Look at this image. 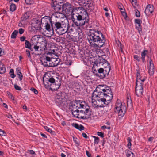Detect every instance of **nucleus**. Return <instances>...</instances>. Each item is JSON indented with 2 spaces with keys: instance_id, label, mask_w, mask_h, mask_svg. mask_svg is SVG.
<instances>
[{
  "instance_id": "ea45409f",
  "label": "nucleus",
  "mask_w": 157,
  "mask_h": 157,
  "mask_svg": "<svg viewBox=\"0 0 157 157\" xmlns=\"http://www.w3.org/2000/svg\"><path fill=\"white\" fill-rule=\"evenodd\" d=\"M7 94L9 98H10L13 100H14V97L11 93L7 91Z\"/></svg>"
},
{
  "instance_id": "7c9ffc66",
  "label": "nucleus",
  "mask_w": 157,
  "mask_h": 157,
  "mask_svg": "<svg viewBox=\"0 0 157 157\" xmlns=\"http://www.w3.org/2000/svg\"><path fill=\"white\" fill-rule=\"evenodd\" d=\"M125 152L126 153V156L127 157H134V154L129 150H126Z\"/></svg>"
},
{
  "instance_id": "a878e982",
  "label": "nucleus",
  "mask_w": 157,
  "mask_h": 157,
  "mask_svg": "<svg viewBox=\"0 0 157 157\" xmlns=\"http://www.w3.org/2000/svg\"><path fill=\"white\" fill-rule=\"evenodd\" d=\"M97 91H94L93 92L92 95V99L93 100V99L96 98H100L101 97L100 96L99 92H97ZM103 96H102L101 97H103Z\"/></svg>"
},
{
  "instance_id": "473e14b6",
  "label": "nucleus",
  "mask_w": 157,
  "mask_h": 157,
  "mask_svg": "<svg viewBox=\"0 0 157 157\" xmlns=\"http://www.w3.org/2000/svg\"><path fill=\"white\" fill-rule=\"evenodd\" d=\"M16 9V6L15 4L12 3L10 6V11L13 12L15 11Z\"/></svg>"
},
{
  "instance_id": "6e6d98bb",
  "label": "nucleus",
  "mask_w": 157,
  "mask_h": 157,
  "mask_svg": "<svg viewBox=\"0 0 157 157\" xmlns=\"http://www.w3.org/2000/svg\"><path fill=\"white\" fill-rule=\"evenodd\" d=\"M110 127H107L105 125L101 127V128L102 129H110Z\"/></svg>"
},
{
  "instance_id": "9d476101",
  "label": "nucleus",
  "mask_w": 157,
  "mask_h": 157,
  "mask_svg": "<svg viewBox=\"0 0 157 157\" xmlns=\"http://www.w3.org/2000/svg\"><path fill=\"white\" fill-rule=\"evenodd\" d=\"M111 97L109 95L104 96L103 97H101L99 98H97V100L99 102H101V105H98V107H104L105 105H108L110 101L112 99L113 95H111Z\"/></svg>"
},
{
  "instance_id": "f03ea898",
  "label": "nucleus",
  "mask_w": 157,
  "mask_h": 157,
  "mask_svg": "<svg viewBox=\"0 0 157 157\" xmlns=\"http://www.w3.org/2000/svg\"><path fill=\"white\" fill-rule=\"evenodd\" d=\"M91 46L95 48L102 47L105 42V39L102 33L95 29H91L87 37Z\"/></svg>"
},
{
  "instance_id": "e433bc0d",
  "label": "nucleus",
  "mask_w": 157,
  "mask_h": 157,
  "mask_svg": "<svg viewBox=\"0 0 157 157\" xmlns=\"http://www.w3.org/2000/svg\"><path fill=\"white\" fill-rule=\"evenodd\" d=\"M17 73L18 75L19 76V78L20 80V81H21L22 80L23 76L22 75V73L18 69H17Z\"/></svg>"
},
{
  "instance_id": "774afa93",
  "label": "nucleus",
  "mask_w": 157,
  "mask_h": 157,
  "mask_svg": "<svg viewBox=\"0 0 157 157\" xmlns=\"http://www.w3.org/2000/svg\"><path fill=\"white\" fill-rule=\"evenodd\" d=\"M40 135H41V136L43 137L44 138H47V137L44 134L42 133H40Z\"/></svg>"
},
{
  "instance_id": "0eeeda50",
  "label": "nucleus",
  "mask_w": 157,
  "mask_h": 157,
  "mask_svg": "<svg viewBox=\"0 0 157 157\" xmlns=\"http://www.w3.org/2000/svg\"><path fill=\"white\" fill-rule=\"evenodd\" d=\"M126 107L125 106L122 105V103L119 100H117L115 105L114 112L118 113V115L123 117L126 113Z\"/></svg>"
},
{
  "instance_id": "a211bd4d",
  "label": "nucleus",
  "mask_w": 157,
  "mask_h": 157,
  "mask_svg": "<svg viewBox=\"0 0 157 157\" xmlns=\"http://www.w3.org/2000/svg\"><path fill=\"white\" fill-rule=\"evenodd\" d=\"M50 60L49 57L46 56L41 58L40 61L44 67H51Z\"/></svg>"
},
{
  "instance_id": "f3484780",
  "label": "nucleus",
  "mask_w": 157,
  "mask_h": 157,
  "mask_svg": "<svg viewBox=\"0 0 157 157\" xmlns=\"http://www.w3.org/2000/svg\"><path fill=\"white\" fill-rule=\"evenodd\" d=\"M136 83L137 82L140 83H143L145 80V78L144 76L142 74H140V71L139 70H136Z\"/></svg>"
},
{
  "instance_id": "aec40b11",
  "label": "nucleus",
  "mask_w": 157,
  "mask_h": 157,
  "mask_svg": "<svg viewBox=\"0 0 157 157\" xmlns=\"http://www.w3.org/2000/svg\"><path fill=\"white\" fill-rule=\"evenodd\" d=\"M154 10V8L153 5H148L145 10V13L146 15H149L151 14Z\"/></svg>"
},
{
  "instance_id": "20e7f679",
  "label": "nucleus",
  "mask_w": 157,
  "mask_h": 157,
  "mask_svg": "<svg viewBox=\"0 0 157 157\" xmlns=\"http://www.w3.org/2000/svg\"><path fill=\"white\" fill-rule=\"evenodd\" d=\"M55 15H52L51 17L48 16H45L42 17L41 19V24L45 25V28L47 30L48 32H50L48 35L47 36V37H50L53 34V31L51 30L50 25L53 21L55 19Z\"/></svg>"
},
{
  "instance_id": "4c0bfd02",
  "label": "nucleus",
  "mask_w": 157,
  "mask_h": 157,
  "mask_svg": "<svg viewBox=\"0 0 157 157\" xmlns=\"http://www.w3.org/2000/svg\"><path fill=\"white\" fill-rule=\"evenodd\" d=\"M93 137L94 139V144H98L99 142V137L95 136H93Z\"/></svg>"
},
{
  "instance_id": "c756f323",
  "label": "nucleus",
  "mask_w": 157,
  "mask_h": 157,
  "mask_svg": "<svg viewBox=\"0 0 157 157\" xmlns=\"http://www.w3.org/2000/svg\"><path fill=\"white\" fill-rule=\"evenodd\" d=\"M6 68L3 64L2 62H0V73L2 74L5 72Z\"/></svg>"
},
{
  "instance_id": "8fccbe9b",
  "label": "nucleus",
  "mask_w": 157,
  "mask_h": 157,
  "mask_svg": "<svg viewBox=\"0 0 157 157\" xmlns=\"http://www.w3.org/2000/svg\"><path fill=\"white\" fill-rule=\"evenodd\" d=\"M73 140L75 144L77 145V146H79L80 145V143L77 140L76 138H74Z\"/></svg>"
},
{
  "instance_id": "3c124183",
  "label": "nucleus",
  "mask_w": 157,
  "mask_h": 157,
  "mask_svg": "<svg viewBox=\"0 0 157 157\" xmlns=\"http://www.w3.org/2000/svg\"><path fill=\"white\" fill-rule=\"evenodd\" d=\"M25 30L22 28H21L19 29V33L20 34H22L24 32Z\"/></svg>"
},
{
  "instance_id": "09e8293b",
  "label": "nucleus",
  "mask_w": 157,
  "mask_h": 157,
  "mask_svg": "<svg viewBox=\"0 0 157 157\" xmlns=\"http://www.w3.org/2000/svg\"><path fill=\"white\" fill-rule=\"evenodd\" d=\"M97 134L99 136L102 138H103L104 137V133L101 132H97Z\"/></svg>"
},
{
  "instance_id": "cd10ccee",
  "label": "nucleus",
  "mask_w": 157,
  "mask_h": 157,
  "mask_svg": "<svg viewBox=\"0 0 157 157\" xmlns=\"http://www.w3.org/2000/svg\"><path fill=\"white\" fill-rule=\"evenodd\" d=\"M30 16L29 12H27L21 17L22 20L25 21Z\"/></svg>"
},
{
  "instance_id": "603ef678",
  "label": "nucleus",
  "mask_w": 157,
  "mask_h": 157,
  "mask_svg": "<svg viewBox=\"0 0 157 157\" xmlns=\"http://www.w3.org/2000/svg\"><path fill=\"white\" fill-rule=\"evenodd\" d=\"M26 52L28 57L29 58H31V55L29 50H26Z\"/></svg>"
},
{
  "instance_id": "6e6552de",
  "label": "nucleus",
  "mask_w": 157,
  "mask_h": 157,
  "mask_svg": "<svg viewBox=\"0 0 157 157\" xmlns=\"http://www.w3.org/2000/svg\"><path fill=\"white\" fill-rule=\"evenodd\" d=\"M53 9H54L55 12L52 14V15H55V18H61L60 15L62 14V13L63 11V9H62V6L57 4L56 2H55L52 4Z\"/></svg>"
},
{
  "instance_id": "412c9836",
  "label": "nucleus",
  "mask_w": 157,
  "mask_h": 157,
  "mask_svg": "<svg viewBox=\"0 0 157 157\" xmlns=\"http://www.w3.org/2000/svg\"><path fill=\"white\" fill-rule=\"evenodd\" d=\"M60 59L57 58H51L50 60L51 67H55L57 66L60 63Z\"/></svg>"
},
{
  "instance_id": "7ed1b4c3",
  "label": "nucleus",
  "mask_w": 157,
  "mask_h": 157,
  "mask_svg": "<svg viewBox=\"0 0 157 157\" xmlns=\"http://www.w3.org/2000/svg\"><path fill=\"white\" fill-rule=\"evenodd\" d=\"M44 84L46 86H50L52 90H57L61 84V79L59 77L53 76L50 78L46 81L43 80Z\"/></svg>"
},
{
  "instance_id": "4be33fe9",
  "label": "nucleus",
  "mask_w": 157,
  "mask_h": 157,
  "mask_svg": "<svg viewBox=\"0 0 157 157\" xmlns=\"http://www.w3.org/2000/svg\"><path fill=\"white\" fill-rule=\"evenodd\" d=\"M72 115L75 117L78 118H86V117H82L81 116L80 114H79L80 110L78 109L74 110H71Z\"/></svg>"
},
{
  "instance_id": "dca6fc26",
  "label": "nucleus",
  "mask_w": 157,
  "mask_h": 157,
  "mask_svg": "<svg viewBox=\"0 0 157 157\" xmlns=\"http://www.w3.org/2000/svg\"><path fill=\"white\" fill-rule=\"evenodd\" d=\"M70 28L68 24L66 26L63 27L62 25H61V27L58 29L57 30H56V33L59 35H62L69 30Z\"/></svg>"
},
{
  "instance_id": "0e129e2a",
  "label": "nucleus",
  "mask_w": 157,
  "mask_h": 157,
  "mask_svg": "<svg viewBox=\"0 0 157 157\" xmlns=\"http://www.w3.org/2000/svg\"><path fill=\"white\" fill-rule=\"evenodd\" d=\"M122 15L124 17V18H125V17H127L126 13L125 12H124V11H123V12H122Z\"/></svg>"
},
{
  "instance_id": "9b49d317",
  "label": "nucleus",
  "mask_w": 157,
  "mask_h": 157,
  "mask_svg": "<svg viewBox=\"0 0 157 157\" xmlns=\"http://www.w3.org/2000/svg\"><path fill=\"white\" fill-rule=\"evenodd\" d=\"M80 109H82L80 111L79 114L82 117H86V118H82L83 119H86L89 118L91 115V111L89 107L88 106L85 105V107H82Z\"/></svg>"
},
{
  "instance_id": "de8ad7c7",
  "label": "nucleus",
  "mask_w": 157,
  "mask_h": 157,
  "mask_svg": "<svg viewBox=\"0 0 157 157\" xmlns=\"http://www.w3.org/2000/svg\"><path fill=\"white\" fill-rule=\"evenodd\" d=\"M33 48L35 52L38 51L39 48V46L36 45H34L33 47Z\"/></svg>"
},
{
  "instance_id": "1a4fd4ad",
  "label": "nucleus",
  "mask_w": 157,
  "mask_h": 157,
  "mask_svg": "<svg viewBox=\"0 0 157 157\" xmlns=\"http://www.w3.org/2000/svg\"><path fill=\"white\" fill-rule=\"evenodd\" d=\"M102 63H107V67H106L104 69V74H102L100 75V78H102L104 77L107 76L111 69V67L109 63L108 62V61L103 58L100 59V60H98L97 63V66L98 64H100Z\"/></svg>"
},
{
  "instance_id": "2eb2a0df",
  "label": "nucleus",
  "mask_w": 157,
  "mask_h": 157,
  "mask_svg": "<svg viewBox=\"0 0 157 157\" xmlns=\"http://www.w3.org/2000/svg\"><path fill=\"white\" fill-rule=\"evenodd\" d=\"M148 62L149 63L148 67V73L150 75L152 76L153 75L155 71V68L153 62L152 61L151 57L148 60Z\"/></svg>"
},
{
  "instance_id": "c03bdc74",
  "label": "nucleus",
  "mask_w": 157,
  "mask_h": 157,
  "mask_svg": "<svg viewBox=\"0 0 157 157\" xmlns=\"http://www.w3.org/2000/svg\"><path fill=\"white\" fill-rule=\"evenodd\" d=\"M30 90L32 91L34 93H35V94H37L38 93V91L36 89H35L33 87L31 88H30Z\"/></svg>"
},
{
  "instance_id": "4468645a",
  "label": "nucleus",
  "mask_w": 157,
  "mask_h": 157,
  "mask_svg": "<svg viewBox=\"0 0 157 157\" xmlns=\"http://www.w3.org/2000/svg\"><path fill=\"white\" fill-rule=\"evenodd\" d=\"M143 83H136V93L138 97L140 96L142 94L143 92Z\"/></svg>"
},
{
  "instance_id": "680f3d73",
  "label": "nucleus",
  "mask_w": 157,
  "mask_h": 157,
  "mask_svg": "<svg viewBox=\"0 0 157 157\" xmlns=\"http://www.w3.org/2000/svg\"><path fill=\"white\" fill-rule=\"evenodd\" d=\"M86 153L88 157H91V154L88 151H86Z\"/></svg>"
},
{
  "instance_id": "ddd939ff",
  "label": "nucleus",
  "mask_w": 157,
  "mask_h": 157,
  "mask_svg": "<svg viewBox=\"0 0 157 157\" xmlns=\"http://www.w3.org/2000/svg\"><path fill=\"white\" fill-rule=\"evenodd\" d=\"M80 3L84 4V6L88 10H92L94 9V3L92 0H81Z\"/></svg>"
},
{
  "instance_id": "2f4dec72",
  "label": "nucleus",
  "mask_w": 157,
  "mask_h": 157,
  "mask_svg": "<svg viewBox=\"0 0 157 157\" xmlns=\"http://www.w3.org/2000/svg\"><path fill=\"white\" fill-rule=\"evenodd\" d=\"M104 69L101 68L98 70V73H97L96 75L97 76L99 77L100 78V75L104 74Z\"/></svg>"
},
{
  "instance_id": "f257e3e1",
  "label": "nucleus",
  "mask_w": 157,
  "mask_h": 157,
  "mask_svg": "<svg viewBox=\"0 0 157 157\" xmlns=\"http://www.w3.org/2000/svg\"><path fill=\"white\" fill-rule=\"evenodd\" d=\"M63 11L67 13L71 12L72 20L77 26L84 25L89 21V17L87 13L81 8H75L73 9L71 4L66 2L62 5Z\"/></svg>"
},
{
  "instance_id": "393cba45",
  "label": "nucleus",
  "mask_w": 157,
  "mask_h": 157,
  "mask_svg": "<svg viewBox=\"0 0 157 157\" xmlns=\"http://www.w3.org/2000/svg\"><path fill=\"white\" fill-rule=\"evenodd\" d=\"M25 48L29 49L31 51H32L33 50L32 48V47L33 45L31 44L29 41L25 40Z\"/></svg>"
},
{
  "instance_id": "49530a36",
  "label": "nucleus",
  "mask_w": 157,
  "mask_h": 157,
  "mask_svg": "<svg viewBox=\"0 0 157 157\" xmlns=\"http://www.w3.org/2000/svg\"><path fill=\"white\" fill-rule=\"evenodd\" d=\"M14 87L15 89L18 90L20 91L22 89L19 86H18L17 85V84H14Z\"/></svg>"
},
{
  "instance_id": "a19ab883",
  "label": "nucleus",
  "mask_w": 157,
  "mask_h": 157,
  "mask_svg": "<svg viewBox=\"0 0 157 157\" xmlns=\"http://www.w3.org/2000/svg\"><path fill=\"white\" fill-rule=\"evenodd\" d=\"M136 29L138 30L139 32L142 31V26L140 25H136Z\"/></svg>"
},
{
  "instance_id": "58836bf2",
  "label": "nucleus",
  "mask_w": 157,
  "mask_h": 157,
  "mask_svg": "<svg viewBox=\"0 0 157 157\" xmlns=\"http://www.w3.org/2000/svg\"><path fill=\"white\" fill-rule=\"evenodd\" d=\"M10 74L11 78H14L16 76L15 75L14 73V70L13 69H11L10 70Z\"/></svg>"
},
{
  "instance_id": "5fc2aeb1",
  "label": "nucleus",
  "mask_w": 157,
  "mask_h": 157,
  "mask_svg": "<svg viewBox=\"0 0 157 157\" xmlns=\"http://www.w3.org/2000/svg\"><path fill=\"white\" fill-rule=\"evenodd\" d=\"M134 59L137 60L138 61H139L140 60L139 59V57L138 56L135 55L134 56Z\"/></svg>"
},
{
  "instance_id": "79ce46f5",
  "label": "nucleus",
  "mask_w": 157,
  "mask_h": 157,
  "mask_svg": "<svg viewBox=\"0 0 157 157\" xmlns=\"http://www.w3.org/2000/svg\"><path fill=\"white\" fill-rule=\"evenodd\" d=\"M130 2L131 3L132 5L133 6L134 8H136L135 5L137 3L136 0H130Z\"/></svg>"
},
{
  "instance_id": "e2e57ef3",
  "label": "nucleus",
  "mask_w": 157,
  "mask_h": 157,
  "mask_svg": "<svg viewBox=\"0 0 157 157\" xmlns=\"http://www.w3.org/2000/svg\"><path fill=\"white\" fill-rule=\"evenodd\" d=\"M82 136L85 138H88V136L87 135L84 133H83L82 134Z\"/></svg>"
},
{
  "instance_id": "052dcab7",
  "label": "nucleus",
  "mask_w": 157,
  "mask_h": 157,
  "mask_svg": "<svg viewBox=\"0 0 157 157\" xmlns=\"http://www.w3.org/2000/svg\"><path fill=\"white\" fill-rule=\"evenodd\" d=\"M131 144H131V142L128 143V144L127 145V146L129 149H131Z\"/></svg>"
},
{
  "instance_id": "c9c22d12",
  "label": "nucleus",
  "mask_w": 157,
  "mask_h": 157,
  "mask_svg": "<svg viewBox=\"0 0 157 157\" xmlns=\"http://www.w3.org/2000/svg\"><path fill=\"white\" fill-rule=\"evenodd\" d=\"M18 33V31L17 30H14L12 33L11 36V38L12 39L15 38Z\"/></svg>"
},
{
  "instance_id": "4d7b16f0",
  "label": "nucleus",
  "mask_w": 157,
  "mask_h": 157,
  "mask_svg": "<svg viewBox=\"0 0 157 157\" xmlns=\"http://www.w3.org/2000/svg\"><path fill=\"white\" fill-rule=\"evenodd\" d=\"M25 37L24 36H22L20 38V40L21 41H25Z\"/></svg>"
},
{
  "instance_id": "f8f14e48",
  "label": "nucleus",
  "mask_w": 157,
  "mask_h": 157,
  "mask_svg": "<svg viewBox=\"0 0 157 157\" xmlns=\"http://www.w3.org/2000/svg\"><path fill=\"white\" fill-rule=\"evenodd\" d=\"M80 101L75 100L71 102L69 105L70 109L72 110L75 109H80L82 107H85V105L81 104Z\"/></svg>"
},
{
  "instance_id": "f704fd0d",
  "label": "nucleus",
  "mask_w": 157,
  "mask_h": 157,
  "mask_svg": "<svg viewBox=\"0 0 157 157\" xmlns=\"http://www.w3.org/2000/svg\"><path fill=\"white\" fill-rule=\"evenodd\" d=\"M44 128L48 132L54 135L55 133L54 131H52L51 129L49 128L48 127L45 126L44 127Z\"/></svg>"
},
{
  "instance_id": "13d9d810",
  "label": "nucleus",
  "mask_w": 157,
  "mask_h": 157,
  "mask_svg": "<svg viewBox=\"0 0 157 157\" xmlns=\"http://www.w3.org/2000/svg\"><path fill=\"white\" fill-rule=\"evenodd\" d=\"M5 132L4 131L2 130V129H0V135H4V134H5Z\"/></svg>"
},
{
  "instance_id": "5701e85b",
  "label": "nucleus",
  "mask_w": 157,
  "mask_h": 157,
  "mask_svg": "<svg viewBox=\"0 0 157 157\" xmlns=\"http://www.w3.org/2000/svg\"><path fill=\"white\" fill-rule=\"evenodd\" d=\"M72 125L76 129H78L80 131H82L84 129V127L81 124L79 125L77 123H73L72 124Z\"/></svg>"
},
{
  "instance_id": "6ab92c4d",
  "label": "nucleus",
  "mask_w": 157,
  "mask_h": 157,
  "mask_svg": "<svg viewBox=\"0 0 157 157\" xmlns=\"http://www.w3.org/2000/svg\"><path fill=\"white\" fill-rule=\"evenodd\" d=\"M51 25L52 27V29H51V30H52L53 32L54 30H55L56 32V30H57L58 29H59L61 27L62 25L60 22H56V21H55L54 19L53 20L52 23H51ZM53 33L54 32H53Z\"/></svg>"
},
{
  "instance_id": "bf43d9fd",
  "label": "nucleus",
  "mask_w": 157,
  "mask_h": 157,
  "mask_svg": "<svg viewBox=\"0 0 157 157\" xmlns=\"http://www.w3.org/2000/svg\"><path fill=\"white\" fill-rule=\"evenodd\" d=\"M71 1L73 2H77L80 3L81 2V0H71Z\"/></svg>"
},
{
  "instance_id": "69168bd1",
  "label": "nucleus",
  "mask_w": 157,
  "mask_h": 157,
  "mask_svg": "<svg viewBox=\"0 0 157 157\" xmlns=\"http://www.w3.org/2000/svg\"><path fill=\"white\" fill-rule=\"evenodd\" d=\"M153 137H150L148 139V141L149 142H152L153 140Z\"/></svg>"
},
{
  "instance_id": "864d4df0",
  "label": "nucleus",
  "mask_w": 157,
  "mask_h": 157,
  "mask_svg": "<svg viewBox=\"0 0 157 157\" xmlns=\"http://www.w3.org/2000/svg\"><path fill=\"white\" fill-rule=\"evenodd\" d=\"M127 105L128 106H132V102H131V101L130 100H129L127 101Z\"/></svg>"
},
{
  "instance_id": "c85d7f7f",
  "label": "nucleus",
  "mask_w": 157,
  "mask_h": 157,
  "mask_svg": "<svg viewBox=\"0 0 157 157\" xmlns=\"http://www.w3.org/2000/svg\"><path fill=\"white\" fill-rule=\"evenodd\" d=\"M148 52V51L147 50H145L141 54V59L142 60V61L143 63H144L145 62V56L147 54V53Z\"/></svg>"
},
{
  "instance_id": "b1692460",
  "label": "nucleus",
  "mask_w": 157,
  "mask_h": 157,
  "mask_svg": "<svg viewBox=\"0 0 157 157\" xmlns=\"http://www.w3.org/2000/svg\"><path fill=\"white\" fill-rule=\"evenodd\" d=\"M41 24L40 21L37 19H34L32 22L33 25H34V27L35 26L38 27Z\"/></svg>"
},
{
  "instance_id": "423d86ee",
  "label": "nucleus",
  "mask_w": 157,
  "mask_h": 157,
  "mask_svg": "<svg viewBox=\"0 0 157 157\" xmlns=\"http://www.w3.org/2000/svg\"><path fill=\"white\" fill-rule=\"evenodd\" d=\"M96 90L99 92V94L101 97L105 95H109L111 97V95H113L111 89L106 85H100L97 88Z\"/></svg>"
},
{
  "instance_id": "72a5a7b5",
  "label": "nucleus",
  "mask_w": 157,
  "mask_h": 157,
  "mask_svg": "<svg viewBox=\"0 0 157 157\" xmlns=\"http://www.w3.org/2000/svg\"><path fill=\"white\" fill-rule=\"evenodd\" d=\"M52 36L49 37H51V39L52 40H55V41L56 42H59L60 41V38L59 37H56L54 36H52Z\"/></svg>"
},
{
  "instance_id": "bb28decb",
  "label": "nucleus",
  "mask_w": 157,
  "mask_h": 157,
  "mask_svg": "<svg viewBox=\"0 0 157 157\" xmlns=\"http://www.w3.org/2000/svg\"><path fill=\"white\" fill-rule=\"evenodd\" d=\"M41 44L43 45L41 49H43L44 50H45L47 49V41L45 39H43V40L41 42ZM40 50H41V49Z\"/></svg>"
},
{
  "instance_id": "338daca9",
  "label": "nucleus",
  "mask_w": 157,
  "mask_h": 157,
  "mask_svg": "<svg viewBox=\"0 0 157 157\" xmlns=\"http://www.w3.org/2000/svg\"><path fill=\"white\" fill-rule=\"evenodd\" d=\"M29 151L30 152V154H31L32 155H33V154H35V152L33 150H30Z\"/></svg>"
},
{
  "instance_id": "39448f33",
  "label": "nucleus",
  "mask_w": 157,
  "mask_h": 157,
  "mask_svg": "<svg viewBox=\"0 0 157 157\" xmlns=\"http://www.w3.org/2000/svg\"><path fill=\"white\" fill-rule=\"evenodd\" d=\"M66 94L61 92H59L56 96L55 99L56 104L59 107H64L66 101Z\"/></svg>"
},
{
  "instance_id": "a18cd8bd",
  "label": "nucleus",
  "mask_w": 157,
  "mask_h": 157,
  "mask_svg": "<svg viewBox=\"0 0 157 157\" xmlns=\"http://www.w3.org/2000/svg\"><path fill=\"white\" fill-rule=\"evenodd\" d=\"M135 11L136 16L137 17H139L140 15V12L137 9H136Z\"/></svg>"
},
{
  "instance_id": "37998d69",
  "label": "nucleus",
  "mask_w": 157,
  "mask_h": 157,
  "mask_svg": "<svg viewBox=\"0 0 157 157\" xmlns=\"http://www.w3.org/2000/svg\"><path fill=\"white\" fill-rule=\"evenodd\" d=\"M142 22V21L139 19H136L135 20V23L136 24V25H140Z\"/></svg>"
}]
</instances>
